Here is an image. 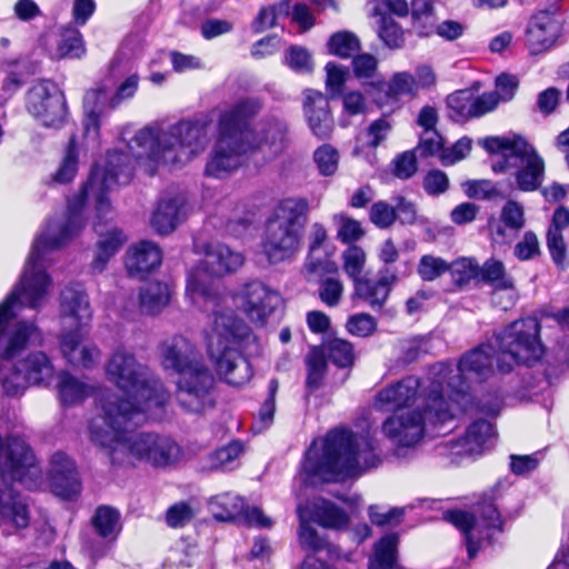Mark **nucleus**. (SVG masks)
<instances>
[{
  "label": "nucleus",
  "instance_id": "45",
  "mask_svg": "<svg viewBox=\"0 0 569 569\" xmlns=\"http://www.w3.org/2000/svg\"><path fill=\"white\" fill-rule=\"evenodd\" d=\"M317 168L322 176H333L339 166V152L330 144L320 146L313 153Z\"/></svg>",
  "mask_w": 569,
  "mask_h": 569
},
{
  "label": "nucleus",
  "instance_id": "2",
  "mask_svg": "<svg viewBox=\"0 0 569 569\" xmlns=\"http://www.w3.org/2000/svg\"><path fill=\"white\" fill-rule=\"evenodd\" d=\"M201 252L204 258L188 273L186 297L196 308L213 313L208 335V353L217 375L229 385L241 386L252 375L241 350L254 341L256 337L243 320L221 307L224 299L210 278L237 272L246 258L241 251L221 242L206 243Z\"/></svg>",
  "mask_w": 569,
  "mask_h": 569
},
{
  "label": "nucleus",
  "instance_id": "57",
  "mask_svg": "<svg viewBox=\"0 0 569 569\" xmlns=\"http://www.w3.org/2000/svg\"><path fill=\"white\" fill-rule=\"evenodd\" d=\"M472 141L467 137L459 139L452 147L445 148L440 153V161L443 166H451L465 159L471 151Z\"/></svg>",
  "mask_w": 569,
  "mask_h": 569
},
{
  "label": "nucleus",
  "instance_id": "42",
  "mask_svg": "<svg viewBox=\"0 0 569 569\" xmlns=\"http://www.w3.org/2000/svg\"><path fill=\"white\" fill-rule=\"evenodd\" d=\"M328 48L331 54L347 59L360 50V41L349 31H339L330 37Z\"/></svg>",
  "mask_w": 569,
  "mask_h": 569
},
{
  "label": "nucleus",
  "instance_id": "63",
  "mask_svg": "<svg viewBox=\"0 0 569 569\" xmlns=\"http://www.w3.org/2000/svg\"><path fill=\"white\" fill-rule=\"evenodd\" d=\"M352 67L357 78L370 79L373 78L377 72L378 60L369 53L358 54L352 60Z\"/></svg>",
  "mask_w": 569,
  "mask_h": 569
},
{
  "label": "nucleus",
  "instance_id": "54",
  "mask_svg": "<svg viewBox=\"0 0 569 569\" xmlns=\"http://www.w3.org/2000/svg\"><path fill=\"white\" fill-rule=\"evenodd\" d=\"M547 246L553 262L561 269L567 267V244L562 232L549 229L547 232Z\"/></svg>",
  "mask_w": 569,
  "mask_h": 569
},
{
  "label": "nucleus",
  "instance_id": "59",
  "mask_svg": "<svg viewBox=\"0 0 569 569\" xmlns=\"http://www.w3.org/2000/svg\"><path fill=\"white\" fill-rule=\"evenodd\" d=\"M286 63L298 72H310L313 66L310 53L301 47H290L288 49Z\"/></svg>",
  "mask_w": 569,
  "mask_h": 569
},
{
  "label": "nucleus",
  "instance_id": "36",
  "mask_svg": "<svg viewBox=\"0 0 569 569\" xmlns=\"http://www.w3.org/2000/svg\"><path fill=\"white\" fill-rule=\"evenodd\" d=\"M297 513L300 521L298 531L300 547L310 551H319L326 548L327 541L323 537L319 536L318 531L310 525L311 519L307 510L302 506H299Z\"/></svg>",
  "mask_w": 569,
  "mask_h": 569
},
{
  "label": "nucleus",
  "instance_id": "43",
  "mask_svg": "<svg viewBox=\"0 0 569 569\" xmlns=\"http://www.w3.org/2000/svg\"><path fill=\"white\" fill-rule=\"evenodd\" d=\"M457 284H466L479 277L480 266L472 258L461 257L449 263V270Z\"/></svg>",
  "mask_w": 569,
  "mask_h": 569
},
{
  "label": "nucleus",
  "instance_id": "8",
  "mask_svg": "<svg viewBox=\"0 0 569 569\" xmlns=\"http://www.w3.org/2000/svg\"><path fill=\"white\" fill-rule=\"evenodd\" d=\"M40 476L33 453L20 438H0V479L18 481L31 488ZM30 509L26 499L12 489L0 488V527L6 530L27 528Z\"/></svg>",
  "mask_w": 569,
  "mask_h": 569
},
{
  "label": "nucleus",
  "instance_id": "9",
  "mask_svg": "<svg viewBox=\"0 0 569 569\" xmlns=\"http://www.w3.org/2000/svg\"><path fill=\"white\" fill-rule=\"evenodd\" d=\"M309 202L305 198H286L273 208L266 221L261 252L270 263L292 259L301 247L308 221Z\"/></svg>",
  "mask_w": 569,
  "mask_h": 569
},
{
  "label": "nucleus",
  "instance_id": "37",
  "mask_svg": "<svg viewBox=\"0 0 569 569\" xmlns=\"http://www.w3.org/2000/svg\"><path fill=\"white\" fill-rule=\"evenodd\" d=\"M86 53L82 34L77 29H66L54 52L58 59H79Z\"/></svg>",
  "mask_w": 569,
  "mask_h": 569
},
{
  "label": "nucleus",
  "instance_id": "1",
  "mask_svg": "<svg viewBox=\"0 0 569 569\" xmlns=\"http://www.w3.org/2000/svg\"><path fill=\"white\" fill-rule=\"evenodd\" d=\"M91 202L98 219L93 222V228L99 236L91 263L93 271H103L110 258L127 241V237L117 228L102 231L101 220L110 218L111 208L107 212H99L94 198L83 197V188L79 194L69 200L64 216L50 220L36 237L20 281L0 305V355L2 357L12 358L27 345H37L41 341L40 331L33 323L19 322L11 327V320L23 306L36 309L46 302L51 289V278L44 270L48 262L47 256L66 244L83 229L86 223L83 208Z\"/></svg>",
  "mask_w": 569,
  "mask_h": 569
},
{
  "label": "nucleus",
  "instance_id": "44",
  "mask_svg": "<svg viewBox=\"0 0 569 569\" xmlns=\"http://www.w3.org/2000/svg\"><path fill=\"white\" fill-rule=\"evenodd\" d=\"M326 71V90L331 98L340 97L349 78V69L336 62H328Z\"/></svg>",
  "mask_w": 569,
  "mask_h": 569
},
{
  "label": "nucleus",
  "instance_id": "58",
  "mask_svg": "<svg viewBox=\"0 0 569 569\" xmlns=\"http://www.w3.org/2000/svg\"><path fill=\"white\" fill-rule=\"evenodd\" d=\"M346 327L353 336L368 337L375 332L377 323L370 315L357 313L348 319Z\"/></svg>",
  "mask_w": 569,
  "mask_h": 569
},
{
  "label": "nucleus",
  "instance_id": "26",
  "mask_svg": "<svg viewBox=\"0 0 569 569\" xmlns=\"http://www.w3.org/2000/svg\"><path fill=\"white\" fill-rule=\"evenodd\" d=\"M162 261L161 249L154 242L143 240L130 247L126 256V268L131 277L142 278Z\"/></svg>",
  "mask_w": 569,
  "mask_h": 569
},
{
  "label": "nucleus",
  "instance_id": "5",
  "mask_svg": "<svg viewBox=\"0 0 569 569\" xmlns=\"http://www.w3.org/2000/svg\"><path fill=\"white\" fill-rule=\"evenodd\" d=\"M167 403V396L160 392L147 402V407L122 409L116 402L103 406V415L94 416L88 427L92 443L100 447L110 462L118 467H134L147 462L154 467L174 463L180 448L170 438L157 433H131L129 428L157 415Z\"/></svg>",
  "mask_w": 569,
  "mask_h": 569
},
{
  "label": "nucleus",
  "instance_id": "29",
  "mask_svg": "<svg viewBox=\"0 0 569 569\" xmlns=\"http://www.w3.org/2000/svg\"><path fill=\"white\" fill-rule=\"evenodd\" d=\"M309 518L323 528L340 529L345 527L349 518L347 513L331 501L322 498H316L307 506H302Z\"/></svg>",
  "mask_w": 569,
  "mask_h": 569
},
{
  "label": "nucleus",
  "instance_id": "56",
  "mask_svg": "<svg viewBox=\"0 0 569 569\" xmlns=\"http://www.w3.org/2000/svg\"><path fill=\"white\" fill-rule=\"evenodd\" d=\"M343 284L337 278H327L319 287V298L328 307H336L341 300Z\"/></svg>",
  "mask_w": 569,
  "mask_h": 569
},
{
  "label": "nucleus",
  "instance_id": "19",
  "mask_svg": "<svg viewBox=\"0 0 569 569\" xmlns=\"http://www.w3.org/2000/svg\"><path fill=\"white\" fill-rule=\"evenodd\" d=\"M138 84L139 76L137 73H131L118 86L111 98H109L104 88L88 91L84 96L86 118L83 120V127L86 133L88 136H97L98 133L99 116L101 113L99 104H102L107 99H109L111 108L117 107L121 101L134 96Z\"/></svg>",
  "mask_w": 569,
  "mask_h": 569
},
{
  "label": "nucleus",
  "instance_id": "33",
  "mask_svg": "<svg viewBox=\"0 0 569 569\" xmlns=\"http://www.w3.org/2000/svg\"><path fill=\"white\" fill-rule=\"evenodd\" d=\"M170 288L162 282L148 283L140 292V309L147 315L159 313L170 301Z\"/></svg>",
  "mask_w": 569,
  "mask_h": 569
},
{
  "label": "nucleus",
  "instance_id": "20",
  "mask_svg": "<svg viewBox=\"0 0 569 569\" xmlns=\"http://www.w3.org/2000/svg\"><path fill=\"white\" fill-rule=\"evenodd\" d=\"M59 315L62 330L88 329L92 319V309L82 286H68L61 291Z\"/></svg>",
  "mask_w": 569,
  "mask_h": 569
},
{
  "label": "nucleus",
  "instance_id": "32",
  "mask_svg": "<svg viewBox=\"0 0 569 569\" xmlns=\"http://www.w3.org/2000/svg\"><path fill=\"white\" fill-rule=\"evenodd\" d=\"M369 569H405L398 563L397 535H387L376 543Z\"/></svg>",
  "mask_w": 569,
  "mask_h": 569
},
{
  "label": "nucleus",
  "instance_id": "27",
  "mask_svg": "<svg viewBox=\"0 0 569 569\" xmlns=\"http://www.w3.org/2000/svg\"><path fill=\"white\" fill-rule=\"evenodd\" d=\"M51 480L57 496L70 499L80 491V482L73 462L61 452L52 457Z\"/></svg>",
  "mask_w": 569,
  "mask_h": 569
},
{
  "label": "nucleus",
  "instance_id": "7",
  "mask_svg": "<svg viewBox=\"0 0 569 569\" xmlns=\"http://www.w3.org/2000/svg\"><path fill=\"white\" fill-rule=\"evenodd\" d=\"M159 355L162 368L180 376L177 399L186 411L201 413L213 407V377L189 339L174 336L164 340L159 347Z\"/></svg>",
  "mask_w": 569,
  "mask_h": 569
},
{
  "label": "nucleus",
  "instance_id": "3",
  "mask_svg": "<svg viewBox=\"0 0 569 569\" xmlns=\"http://www.w3.org/2000/svg\"><path fill=\"white\" fill-rule=\"evenodd\" d=\"M210 126L204 121L183 120L168 128L146 127L129 141L130 154L121 151L109 152L103 163H97L83 186V197L94 198L97 210L110 209L108 192L117 183H127L132 174L133 163L152 162L171 168L184 166L207 148Z\"/></svg>",
  "mask_w": 569,
  "mask_h": 569
},
{
  "label": "nucleus",
  "instance_id": "47",
  "mask_svg": "<svg viewBox=\"0 0 569 569\" xmlns=\"http://www.w3.org/2000/svg\"><path fill=\"white\" fill-rule=\"evenodd\" d=\"M449 270V263L431 254H425L419 260L417 272L423 281H433Z\"/></svg>",
  "mask_w": 569,
  "mask_h": 569
},
{
  "label": "nucleus",
  "instance_id": "61",
  "mask_svg": "<svg viewBox=\"0 0 569 569\" xmlns=\"http://www.w3.org/2000/svg\"><path fill=\"white\" fill-rule=\"evenodd\" d=\"M417 150L421 156H438L445 150L441 136L436 130L423 131Z\"/></svg>",
  "mask_w": 569,
  "mask_h": 569
},
{
  "label": "nucleus",
  "instance_id": "25",
  "mask_svg": "<svg viewBox=\"0 0 569 569\" xmlns=\"http://www.w3.org/2000/svg\"><path fill=\"white\" fill-rule=\"evenodd\" d=\"M187 214V201L181 194L162 198L150 218L151 228L159 234L171 233Z\"/></svg>",
  "mask_w": 569,
  "mask_h": 569
},
{
  "label": "nucleus",
  "instance_id": "11",
  "mask_svg": "<svg viewBox=\"0 0 569 569\" xmlns=\"http://www.w3.org/2000/svg\"><path fill=\"white\" fill-rule=\"evenodd\" d=\"M106 377L123 393V397L103 398L100 415H103V406L107 402H116L122 409L147 407V402L160 392L167 396V401L169 400V392L163 385L137 361L133 353L124 349H118L111 355L106 365Z\"/></svg>",
  "mask_w": 569,
  "mask_h": 569
},
{
  "label": "nucleus",
  "instance_id": "28",
  "mask_svg": "<svg viewBox=\"0 0 569 569\" xmlns=\"http://www.w3.org/2000/svg\"><path fill=\"white\" fill-rule=\"evenodd\" d=\"M563 20L555 12L540 11L536 14V54L555 48L562 36Z\"/></svg>",
  "mask_w": 569,
  "mask_h": 569
},
{
  "label": "nucleus",
  "instance_id": "62",
  "mask_svg": "<svg viewBox=\"0 0 569 569\" xmlns=\"http://www.w3.org/2000/svg\"><path fill=\"white\" fill-rule=\"evenodd\" d=\"M449 188L448 176L438 169L430 170L423 179V189L428 194L439 196Z\"/></svg>",
  "mask_w": 569,
  "mask_h": 569
},
{
  "label": "nucleus",
  "instance_id": "4",
  "mask_svg": "<svg viewBox=\"0 0 569 569\" xmlns=\"http://www.w3.org/2000/svg\"><path fill=\"white\" fill-rule=\"evenodd\" d=\"M492 347L481 346L465 355L457 367L439 363L433 368L430 391L422 392L416 377H407L382 388L375 397L378 410L436 409L439 421L453 418L456 408L466 409L469 382H480L492 372Z\"/></svg>",
  "mask_w": 569,
  "mask_h": 569
},
{
  "label": "nucleus",
  "instance_id": "17",
  "mask_svg": "<svg viewBox=\"0 0 569 569\" xmlns=\"http://www.w3.org/2000/svg\"><path fill=\"white\" fill-rule=\"evenodd\" d=\"M54 377V368L49 357L41 351L33 352L1 378L7 396H20L27 385H49Z\"/></svg>",
  "mask_w": 569,
  "mask_h": 569
},
{
  "label": "nucleus",
  "instance_id": "52",
  "mask_svg": "<svg viewBox=\"0 0 569 569\" xmlns=\"http://www.w3.org/2000/svg\"><path fill=\"white\" fill-rule=\"evenodd\" d=\"M479 277L493 288L503 286L509 281H512L506 273L505 266L501 261L493 258L487 260L482 267H480Z\"/></svg>",
  "mask_w": 569,
  "mask_h": 569
},
{
  "label": "nucleus",
  "instance_id": "6",
  "mask_svg": "<svg viewBox=\"0 0 569 569\" xmlns=\"http://www.w3.org/2000/svg\"><path fill=\"white\" fill-rule=\"evenodd\" d=\"M369 436L336 428L315 440L306 453L302 472L310 483L339 481L376 467L379 458Z\"/></svg>",
  "mask_w": 569,
  "mask_h": 569
},
{
  "label": "nucleus",
  "instance_id": "23",
  "mask_svg": "<svg viewBox=\"0 0 569 569\" xmlns=\"http://www.w3.org/2000/svg\"><path fill=\"white\" fill-rule=\"evenodd\" d=\"M493 435V426L489 421H475L462 438L450 443V455L456 458L479 456L488 449Z\"/></svg>",
  "mask_w": 569,
  "mask_h": 569
},
{
  "label": "nucleus",
  "instance_id": "46",
  "mask_svg": "<svg viewBox=\"0 0 569 569\" xmlns=\"http://www.w3.org/2000/svg\"><path fill=\"white\" fill-rule=\"evenodd\" d=\"M308 376L307 386L317 389L326 373L327 362L321 350L313 348L307 358Z\"/></svg>",
  "mask_w": 569,
  "mask_h": 569
},
{
  "label": "nucleus",
  "instance_id": "18",
  "mask_svg": "<svg viewBox=\"0 0 569 569\" xmlns=\"http://www.w3.org/2000/svg\"><path fill=\"white\" fill-rule=\"evenodd\" d=\"M27 109L46 127L58 128L66 121L64 96L49 81L39 82L29 90Z\"/></svg>",
  "mask_w": 569,
  "mask_h": 569
},
{
  "label": "nucleus",
  "instance_id": "55",
  "mask_svg": "<svg viewBox=\"0 0 569 569\" xmlns=\"http://www.w3.org/2000/svg\"><path fill=\"white\" fill-rule=\"evenodd\" d=\"M463 191L469 198L487 200L498 197L500 193L490 180H470L462 184Z\"/></svg>",
  "mask_w": 569,
  "mask_h": 569
},
{
  "label": "nucleus",
  "instance_id": "49",
  "mask_svg": "<svg viewBox=\"0 0 569 569\" xmlns=\"http://www.w3.org/2000/svg\"><path fill=\"white\" fill-rule=\"evenodd\" d=\"M327 351L329 358L339 367H348L352 365L355 359L353 348L350 342L335 338L328 341Z\"/></svg>",
  "mask_w": 569,
  "mask_h": 569
},
{
  "label": "nucleus",
  "instance_id": "12",
  "mask_svg": "<svg viewBox=\"0 0 569 569\" xmlns=\"http://www.w3.org/2000/svg\"><path fill=\"white\" fill-rule=\"evenodd\" d=\"M479 144L489 153L501 154L491 164L493 172L508 173L521 191L533 190V149L527 138L509 132L482 138Z\"/></svg>",
  "mask_w": 569,
  "mask_h": 569
},
{
  "label": "nucleus",
  "instance_id": "64",
  "mask_svg": "<svg viewBox=\"0 0 569 569\" xmlns=\"http://www.w3.org/2000/svg\"><path fill=\"white\" fill-rule=\"evenodd\" d=\"M501 220L510 229H521L525 224L521 206L516 201H508L501 210Z\"/></svg>",
  "mask_w": 569,
  "mask_h": 569
},
{
  "label": "nucleus",
  "instance_id": "35",
  "mask_svg": "<svg viewBox=\"0 0 569 569\" xmlns=\"http://www.w3.org/2000/svg\"><path fill=\"white\" fill-rule=\"evenodd\" d=\"M373 12L379 16L378 36L381 41L390 49H400L405 44V32L399 23L390 16H387L378 6Z\"/></svg>",
  "mask_w": 569,
  "mask_h": 569
},
{
  "label": "nucleus",
  "instance_id": "21",
  "mask_svg": "<svg viewBox=\"0 0 569 569\" xmlns=\"http://www.w3.org/2000/svg\"><path fill=\"white\" fill-rule=\"evenodd\" d=\"M261 109V102L258 99L249 98L234 103L229 110L222 112L219 120V128L224 131L232 132L236 137L247 141H260L263 139V130L270 128L274 123L271 122L260 130L262 137L256 138L254 132L249 128L248 121L253 118ZM279 122V120H276ZM281 123V121H280ZM286 127V124L282 122Z\"/></svg>",
  "mask_w": 569,
  "mask_h": 569
},
{
  "label": "nucleus",
  "instance_id": "31",
  "mask_svg": "<svg viewBox=\"0 0 569 569\" xmlns=\"http://www.w3.org/2000/svg\"><path fill=\"white\" fill-rule=\"evenodd\" d=\"M396 276H385L377 281L363 279L355 284L356 295L366 301L371 308H381L389 293Z\"/></svg>",
  "mask_w": 569,
  "mask_h": 569
},
{
  "label": "nucleus",
  "instance_id": "30",
  "mask_svg": "<svg viewBox=\"0 0 569 569\" xmlns=\"http://www.w3.org/2000/svg\"><path fill=\"white\" fill-rule=\"evenodd\" d=\"M57 390L60 401L66 406H71L80 403L93 395L96 387L68 372H60Z\"/></svg>",
  "mask_w": 569,
  "mask_h": 569
},
{
  "label": "nucleus",
  "instance_id": "34",
  "mask_svg": "<svg viewBox=\"0 0 569 569\" xmlns=\"http://www.w3.org/2000/svg\"><path fill=\"white\" fill-rule=\"evenodd\" d=\"M213 517L221 521H238L244 511V503L239 496L223 493L210 501Z\"/></svg>",
  "mask_w": 569,
  "mask_h": 569
},
{
  "label": "nucleus",
  "instance_id": "22",
  "mask_svg": "<svg viewBox=\"0 0 569 569\" xmlns=\"http://www.w3.org/2000/svg\"><path fill=\"white\" fill-rule=\"evenodd\" d=\"M87 329L62 330L60 351L71 365L81 368H92L99 362L100 350L91 342L86 341Z\"/></svg>",
  "mask_w": 569,
  "mask_h": 569
},
{
  "label": "nucleus",
  "instance_id": "40",
  "mask_svg": "<svg viewBox=\"0 0 569 569\" xmlns=\"http://www.w3.org/2000/svg\"><path fill=\"white\" fill-rule=\"evenodd\" d=\"M337 228V239L343 243L359 241L365 236L361 223L346 213H337L332 217Z\"/></svg>",
  "mask_w": 569,
  "mask_h": 569
},
{
  "label": "nucleus",
  "instance_id": "51",
  "mask_svg": "<svg viewBox=\"0 0 569 569\" xmlns=\"http://www.w3.org/2000/svg\"><path fill=\"white\" fill-rule=\"evenodd\" d=\"M417 91L415 76L409 72H396L387 84V96L397 98L403 94H411Z\"/></svg>",
  "mask_w": 569,
  "mask_h": 569
},
{
  "label": "nucleus",
  "instance_id": "38",
  "mask_svg": "<svg viewBox=\"0 0 569 569\" xmlns=\"http://www.w3.org/2000/svg\"><path fill=\"white\" fill-rule=\"evenodd\" d=\"M78 158L79 150L76 140L72 138L59 167L51 176V181L59 184L71 182L78 172Z\"/></svg>",
  "mask_w": 569,
  "mask_h": 569
},
{
  "label": "nucleus",
  "instance_id": "60",
  "mask_svg": "<svg viewBox=\"0 0 569 569\" xmlns=\"http://www.w3.org/2000/svg\"><path fill=\"white\" fill-rule=\"evenodd\" d=\"M392 127V122L387 118H380L371 122L367 129V144L370 148H377L388 138Z\"/></svg>",
  "mask_w": 569,
  "mask_h": 569
},
{
  "label": "nucleus",
  "instance_id": "24",
  "mask_svg": "<svg viewBox=\"0 0 569 569\" xmlns=\"http://www.w3.org/2000/svg\"><path fill=\"white\" fill-rule=\"evenodd\" d=\"M305 112L312 133L319 139H327L333 131V118L329 101L320 91H306Z\"/></svg>",
  "mask_w": 569,
  "mask_h": 569
},
{
  "label": "nucleus",
  "instance_id": "15",
  "mask_svg": "<svg viewBox=\"0 0 569 569\" xmlns=\"http://www.w3.org/2000/svg\"><path fill=\"white\" fill-rule=\"evenodd\" d=\"M433 423H445L436 417V409L413 408L400 410L388 417L382 423V432L398 448L417 446L426 433L427 420Z\"/></svg>",
  "mask_w": 569,
  "mask_h": 569
},
{
  "label": "nucleus",
  "instance_id": "10",
  "mask_svg": "<svg viewBox=\"0 0 569 569\" xmlns=\"http://www.w3.org/2000/svg\"><path fill=\"white\" fill-rule=\"evenodd\" d=\"M286 131L282 123L274 122L263 130L262 140L247 141L218 127V137L208 157L204 174L223 179L237 171L246 156L253 150H261L269 158L278 156L286 148Z\"/></svg>",
  "mask_w": 569,
  "mask_h": 569
},
{
  "label": "nucleus",
  "instance_id": "13",
  "mask_svg": "<svg viewBox=\"0 0 569 569\" xmlns=\"http://www.w3.org/2000/svg\"><path fill=\"white\" fill-rule=\"evenodd\" d=\"M445 518L463 533L470 559L486 542H490L496 532L501 531L500 516L492 503L482 506L477 515L453 510L448 511Z\"/></svg>",
  "mask_w": 569,
  "mask_h": 569
},
{
  "label": "nucleus",
  "instance_id": "50",
  "mask_svg": "<svg viewBox=\"0 0 569 569\" xmlns=\"http://www.w3.org/2000/svg\"><path fill=\"white\" fill-rule=\"evenodd\" d=\"M447 103L450 110H452L457 117L460 118H473V92L470 90H459L451 93L447 98Z\"/></svg>",
  "mask_w": 569,
  "mask_h": 569
},
{
  "label": "nucleus",
  "instance_id": "53",
  "mask_svg": "<svg viewBox=\"0 0 569 569\" xmlns=\"http://www.w3.org/2000/svg\"><path fill=\"white\" fill-rule=\"evenodd\" d=\"M369 219L380 229L389 228L397 219L396 208L386 201L375 202L370 208Z\"/></svg>",
  "mask_w": 569,
  "mask_h": 569
},
{
  "label": "nucleus",
  "instance_id": "16",
  "mask_svg": "<svg viewBox=\"0 0 569 569\" xmlns=\"http://www.w3.org/2000/svg\"><path fill=\"white\" fill-rule=\"evenodd\" d=\"M230 298L251 322L261 326L281 301L276 290L258 280L240 284L231 292Z\"/></svg>",
  "mask_w": 569,
  "mask_h": 569
},
{
  "label": "nucleus",
  "instance_id": "14",
  "mask_svg": "<svg viewBox=\"0 0 569 569\" xmlns=\"http://www.w3.org/2000/svg\"><path fill=\"white\" fill-rule=\"evenodd\" d=\"M533 319H519L496 336L497 367L509 372L515 365L530 366L533 358Z\"/></svg>",
  "mask_w": 569,
  "mask_h": 569
},
{
  "label": "nucleus",
  "instance_id": "48",
  "mask_svg": "<svg viewBox=\"0 0 569 569\" xmlns=\"http://www.w3.org/2000/svg\"><path fill=\"white\" fill-rule=\"evenodd\" d=\"M279 13H289V2L283 1L278 6H269L262 8L252 22V29L256 33L263 32L276 24Z\"/></svg>",
  "mask_w": 569,
  "mask_h": 569
},
{
  "label": "nucleus",
  "instance_id": "41",
  "mask_svg": "<svg viewBox=\"0 0 569 569\" xmlns=\"http://www.w3.org/2000/svg\"><path fill=\"white\" fill-rule=\"evenodd\" d=\"M119 512L110 507H99L93 518V526L104 538L114 539L120 531Z\"/></svg>",
  "mask_w": 569,
  "mask_h": 569
},
{
  "label": "nucleus",
  "instance_id": "39",
  "mask_svg": "<svg viewBox=\"0 0 569 569\" xmlns=\"http://www.w3.org/2000/svg\"><path fill=\"white\" fill-rule=\"evenodd\" d=\"M366 261L367 254L359 246L351 244L342 252L343 271L353 281V284L357 281L363 280L361 273L363 272Z\"/></svg>",
  "mask_w": 569,
  "mask_h": 569
}]
</instances>
